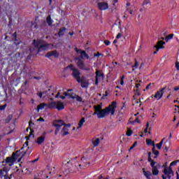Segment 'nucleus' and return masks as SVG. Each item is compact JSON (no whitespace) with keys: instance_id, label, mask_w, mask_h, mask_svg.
<instances>
[{"instance_id":"nucleus-1","label":"nucleus","mask_w":179,"mask_h":179,"mask_svg":"<svg viewBox=\"0 0 179 179\" xmlns=\"http://www.w3.org/2000/svg\"><path fill=\"white\" fill-rule=\"evenodd\" d=\"M28 143H29L27 141L25 142L20 150L13 154L12 157H8L6 159V163L8 166H13L15 162H20L26 153L27 155H30V153H31V149L29 150Z\"/></svg>"},{"instance_id":"nucleus-2","label":"nucleus","mask_w":179,"mask_h":179,"mask_svg":"<svg viewBox=\"0 0 179 179\" xmlns=\"http://www.w3.org/2000/svg\"><path fill=\"white\" fill-rule=\"evenodd\" d=\"M33 45L38 50V52L40 51H45L47 50H51L52 48V45L51 44H45L43 42V41H34Z\"/></svg>"},{"instance_id":"nucleus-3","label":"nucleus","mask_w":179,"mask_h":179,"mask_svg":"<svg viewBox=\"0 0 179 179\" xmlns=\"http://www.w3.org/2000/svg\"><path fill=\"white\" fill-rule=\"evenodd\" d=\"M94 115H96L97 118H104L106 117V110L103 109L101 105L94 106Z\"/></svg>"},{"instance_id":"nucleus-4","label":"nucleus","mask_w":179,"mask_h":179,"mask_svg":"<svg viewBox=\"0 0 179 179\" xmlns=\"http://www.w3.org/2000/svg\"><path fill=\"white\" fill-rule=\"evenodd\" d=\"M47 106L48 108H56L58 111H61V110H64V108H65V104L64 102H61L60 101L51 102Z\"/></svg>"},{"instance_id":"nucleus-5","label":"nucleus","mask_w":179,"mask_h":179,"mask_svg":"<svg viewBox=\"0 0 179 179\" xmlns=\"http://www.w3.org/2000/svg\"><path fill=\"white\" fill-rule=\"evenodd\" d=\"M65 69L66 71H73L72 76L76 79L77 82L80 83V73L79 71H78V69L73 67V65L71 64L68 66Z\"/></svg>"},{"instance_id":"nucleus-6","label":"nucleus","mask_w":179,"mask_h":179,"mask_svg":"<svg viewBox=\"0 0 179 179\" xmlns=\"http://www.w3.org/2000/svg\"><path fill=\"white\" fill-rule=\"evenodd\" d=\"M116 108H117V102L113 101L112 103L108 106V107H106L105 108L106 115L107 116L109 114H110V115H114Z\"/></svg>"},{"instance_id":"nucleus-7","label":"nucleus","mask_w":179,"mask_h":179,"mask_svg":"<svg viewBox=\"0 0 179 179\" xmlns=\"http://www.w3.org/2000/svg\"><path fill=\"white\" fill-rule=\"evenodd\" d=\"M65 125L64 120H58L53 122V127L55 128V134L58 135V132L61 130V127Z\"/></svg>"},{"instance_id":"nucleus-8","label":"nucleus","mask_w":179,"mask_h":179,"mask_svg":"<svg viewBox=\"0 0 179 179\" xmlns=\"http://www.w3.org/2000/svg\"><path fill=\"white\" fill-rule=\"evenodd\" d=\"M164 174L162 175L163 179H170L171 178V176H173V169H171V167L169 166V168H167L166 165L164 166Z\"/></svg>"},{"instance_id":"nucleus-9","label":"nucleus","mask_w":179,"mask_h":179,"mask_svg":"<svg viewBox=\"0 0 179 179\" xmlns=\"http://www.w3.org/2000/svg\"><path fill=\"white\" fill-rule=\"evenodd\" d=\"M71 92H72V90H69L67 92L60 90L59 92H57L55 97L56 99H62V100L65 99L66 96L69 99V94H71Z\"/></svg>"},{"instance_id":"nucleus-10","label":"nucleus","mask_w":179,"mask_h":179,"mask_svg":"<svg viewBox=\"0 0 179 179\" xmlns=\"http://www.w3.org/2000/svg\"><path fill=\"white\" fill-rule=\"evenodd\" d=\"M95 79V85H96V86L97 85H99V82H101V80H103L104 74H103V72H101V71H96Z\"/></svg>"},{"instance_id":"nucleus-11","label":"nucleus","mask_w":179,"mask_h":179,"mask_svg":"<svg viewBox=\"0 0 179 179\" xmlns=\"http://www.w3.org/2000/svg\"><path fill=\"white\" fill-rule=\"evenodd\" d=\"M164 90H166V87H163L162 90L159 91L157 92L155 95H152L151 97L153 99H157V100H160L162 97H163V94H164Z\"/></svg>"},{"instance_id":"nucleus-12","label":"nucleus","mask_w":179,"mask_h":179,"mask_svg":"<svg viewBox=\"0 0 179 179\" xmlns=\"http://www.w3.org/2000/svg\"><path fill=\"white\" fill-rule=\"evenodd\" d=\"M99 10H107L108 9V3L106 2H99L97 3Z\"/></svg>"},{"instance_id":"nucleus-13","label":"nucleus","mask_w":179,"mask_h":179,"mask_svg":"<svg viewBox=\"0 0 179 179\" xmlns=\"http://www.w3.org/2000/svg\"><path fill=\"white\" fill-rule=\"evenodd\" d=\"M46 58H50V57H52L53 58H58L59 57V53L57 52V50H53L48 52L45 55Z\"/></svg>"},{"instance_id":"nucleus-14","label":"nucleus","mask_w":179,"mask_h":179,"mask_svg":"<svg viewBox=\"0 0 179 179\" xmlns=\"http://www.w3.org/2000/svg\"><path fill=\"white\" fill-rule=\"evenodd\" d=\"M68 127H71V124H64V127L61 131L62 136H65L69 134V129H68Z\"/></svg>"},{"instance_id":"nucleus-15","label":"nucleus","mask_w":179,"mask_h":179,"mask_svg":"<svg viewBox=\"0 0 179 179\" xmlns=\"http://www.w3.org/2000/svg\"><path fill=\"white\" fill-rule=\"evenodd\" d=\"M80 82L83 88L87 89V87H89V80L86 78H82Z\"/></svg>"},{"instance_id":"nucleus-16","label":"nucleus","mask_w":179,"mask_h":179,"mask_svg":"<svg viewBox=\"0 0 179 179\" xmlns=\"http://www.w3.org/2000/svg\"><path fill=\"white\" fill-rule=\"evenodd\" d=\"M77 65L80 69H83L84 71H89V68L86 67L85 64H83V62L82 60H78L77 62Z\"/></svg>"},{"instance_id":"nucleus-17","label":"nucleus","mask_w":179,"mask_h":179,"mask_svg":"<svg viewBox=\"0 0 179 179\" xmlns=\"http://www.w3.org/2000/svg\"><path fill=\"white\" fill-rule=\"evenodd\" d=\"M69 99H75L80 103L82 101V98L79 96H76L75 94H73V92H70V94H69Z\"/></svg>"},{"instance_id":"nucleus-18","label":"nucleus","mask_w":179,"mask_h":179,"mask_svg":"<svg viewBox=\"0 0 179 179\" xmlns=\"http://www.w3.org/2000/svg\"><path fill=\"white\" fill-rule=\"evenodd\" d=\"M164 44H166V43H164V41H159L157 42V45L155 46V48H157L158 50H160L161 48H164Z\"/></svg>"},{"instance_id":"nucleus-19","label":"nucleus","mask_w":179,"mask_h":179,"mask_svg":"<svg viewBox=\"0 0 179 179\" xmlns=\"http://www.w3.org/2000/svg\"><path fill=\"white\" fill-rule=\"evenodd\" d=\"M44 141H45V137L44 136H39L36 140V143L38 145H41V143H44Z\"/></svg>"},{"instance_id":"nucleus-20","label":"nucleus","mask_w":179,"mask_h":179,"mask_svg":"<svg viewBox=\"0 0 179 179\" xmlns=\"http://www.w3.org/2000/svg\"><path fill=\"white\" fill-rule=\"evenodd\" d=\"M143 173L147 179H151L150 177H152V173L150 171H146L145 170V169H143Z\"/></svg>"},{"instance_id":"nucleus-21","label":"nucleus","mask_w":179,"mask_h":179,"mask_svg":"<svg viewBox=\"0 0 179 179\" xmlns=\"http://www.w3.org/2000/svg\"><path fill=\"white\" fill-rule=\"evenodd\" d=\"M76 52L80 54L81 58H83V57H85V58H86L87 59H89V56L86 54V52L78 50V49H76Z\"/></svg>"},{"instance_id":"nucleus-22","label":"nucleus","mask_w":179,"mask_h":179,"mask_svg":"<svg viewBox=\"0 0 179 179\" xmlns=\"http://www.w3.org/2000/svg\"><path fill=\"white\" fill-rule=\"evenodd\" d=\"M85 122L86 120H85V117L81 118V120L78 122V127H77V129H79V128H82L83 124H85Z\"/></svg>"},{"instance_id":"nucleus-23","label":"nucleus","mask_w":179,"mask_h":179,"mask_svg":"<svg viewBox=\"0 0 179 179\" xmlns=\"http://www.w3.org/2000/svg\"><path fill=\"white\" fill-rule=\"evenodd\" d=\"M133 103V106H136V107H141V100H138L136 99V98H134Z\"/></svg>"},{"instance_id":"nucleus-24","label":"nucleus","mask_w":179,"mask_h":179,"mask_svg":"<svg viewBox=\"0 0 179 179\" xmlns=\"http://www.w3.org/2000/svg\"><path fill=\"white\" fill-rule=\"evenodd\" d=\"M152 173L153 176H157L159 174V169H157V166L152 168Z\"/></svg>"},{"instance_id":"nucleus-25","label":"nucleus","mask_w":179,"mask_h":179,"mask_svg":"<svg viewBox=\"0 0 179 179\" xmlns=\"http://www.w3.org/2000/svg\"><path fill=\"white\" fill-rule=\"evenodd\" d=\"M45 106H47V104L45 103L39 104L37 107V111L38 112L40 110H43Z\"/></svg>"},{"instance_id":"nucleus-26","label":"nucleus","mask_w":179,"mask_h":179,"mask_svg":"<svg viewBox=\"0 0 179 179\" xmlns=\"http://www.w3.org/2000/svg\"><path fill=\"white\" fill-rule=\"evenodd\" d=\"M46 22H47L48 26H51V24H52V20H51V16H48L47 17Z\"/></svg>"},{"instance_id":"nucleus-27","label":"nucleus","mask_w":179,"mask_h":179,"mask_svg":"<svg viewBox=\"0 0 179 179\" xmlns=\"http://www.w3.org/2000/svg\"><path fill=\"white\" fill-rule=\"evenodd\" d=\"M173 37H174V34H171L168 35L165 38V41H169V40H171L173 38Z\"/></svg>"},{"instance_id":"nucleus-28","label":"nucleus","mask_w":179,"mask_h":179,"mask_svg":"<svg viewBox=\"0 0 179 179\" xmlns=\"http://www.w3.org/2000/svg\"><path fill=\"white\" fill-rule=\"evenodd\" d=\"M136 96H141V92H139V90H134V99H136Z\"/></svg>"},{"instance_id":"nucleus-29","label":"nucleus","mask_w":179,"mask_h":179,"mask_svg":"<svg viewBox=\"0 0 179 179\" xmlns=\"http://www.w3.org/2000/svg\"><path fill=\"white\" fill-rule=\"evenodd\" d=\"M146 142H147V145L155 146V142L153 141H152L150 139H148V140H146Z\"/></svg>"},{"instance_id":"nucleus-30","label":"nucleus","mask_w":179,"mask_h":179,"mask_svg":"<svg viewBox=\"0 0 179 179\" xmlns=\"http://www.w3.org/2000/svg\"><path fill=\"white\" fill-rule=\"evenodd\" d=\"M99 143H100V139H99V138H96V139L93 141V145H94V146H99Z\"/></svg>"},{"instance_id":"nucleus-31","label":"nucleus","mask_w":179,"mask_h":179,"mask_svg":"<svg viewBox=\"0 0 179 179\" xmlns=\"http://www.w3.org/2000/svg\"><path fill=\"white\" fill-rule=\"evenodd\" d=\"M58 34L59 36H64L65 34V28L60 29Z\"/></svg>"},{"instance_id":"nucleus-32","label":"nucleus","mask_w":179,"mask_h":179,"mask_svg":"<svg viewBox=\"0 0 179 179\" xmlns=\"http://www.w3.org/2000/svg\"><path fill=\"white\" fill-rule=\"evenodd\" d=\"M177 163H179V159L172 162L170 164V167H172V166H177Z\"/></svg>"},{"instance_id":"nucleus-33","label":"nucleus","mask_w":179,"mask_h":179,"mask_svg":"<svg viewBox=\"0 0 179 179\" xmlns=\"http://www.w3.org/2000/svg\"><path fill=\"white\" fill-rule=\"evenodd\" d=\"M132 134H133L132 129H129L127 131V136H131V135H132Z\"/></svg>"},{"instance_id":"nucleus-34","label":"nucleus","mask_w":179,"mask_h":179,"mask_svg":"<svg viewBox=\"0 0 179 179\" xmlns=\"http://www.w3.org/2000/svg\"><path fill=\"white\" fill-rule=\"evenodd\" d=\"M162 146H163V141H160L159 143H157L156 145V147L158 148V149H162Z\"/></svg>"},{"instance_id":"nucleus-35","label":"nucleus","mask_w":179,"mask_h":179,"mask_svg":"<svg viewBox=\"0 0 179 179\" xmlns=\"http://www.w3.org/2000/svg\"><path fill=\"white\" fill-rule=\"evenodd\" d=\"M155 164H156V162H155V161H152L150 162V166H151L152 169H153L154 167H156Z\"/></svg>"},{"instance_id":"nucleus-36","label":"nucleus","mask_w":179,"mask_h":179,"mask_svg":"<svg viewBox=\"0 0 179 179\" xmlns=\"http://www.w3.org/2000/svg\"><path fill=\"white\" fill-rule=\"evenodd\" d=\"M132 125H135V122H140L139 119L136 118L134 121L130 122Z\"/></svg>"},{"instance_id":"nucleus-37","label":"nucleus","mask_w":179,"mask_h":179,"mask_svg":"<svg viewBox=\"0 0 179 179\" xmlns=\"http://www.w3.org/2000/svg\"><path fill=\"white\" fill-rule=\"evenodd\" d=\"M43 94H44V92H39L38 94V96L41 98V99H43Z\"/></svg>"},{"instance_id":"nucleus-38","label":"nucleus","mask_w":179,"mask_h":179,"mask_svg":"<svg viewBox=\"0 0 179 179\" xmlns=\"http://www.w3.org/2000/svg\"><path fill=\"white\" fill-rule=\"evenodd\" d=\"M152 85L153 86V84L148 85L147 87H145V90H149V89H150V87H152Z\"/></svg>"},{"instance_id":"nucleus-39","label":"nucleus","mask_w":179,"mask_h":179,"mask_svg":"<svg viewBox=\"0 0 179 179\" xmlns=\"http://www.w3.org/2000/svg\"><path fill=\"white\" fill-rule=\"evenodd\" d=\"M136 145H138L137 142H135L133 145L130 148V150H132V149H134V148H135V146H136Z\"/></svg>"},{"instance_id":"nucleus-40","label":"nucleus","mask_w":179,"mask_h":179,"mask_svg":"<svg viewBox=\"0 0 179 179\" xmlns=\"http://www.w3.org/2000/svg\"><path fill=\"white\" fill-rule=\"evenodd\" d=\"M176 66L177 71H179V62H176V66Z\"/></svg>"},{"instance_id":"nucleus-41","label":"nucleus","mask_w":179,"mask_h":179,"mask_svg":"<svg viewBox=\"0 0 179 179\" xmlns=\"http://www.w3.org/2000/svg\"><path fill=\"white\" fill-rule=\"evenodd\" d=\"M149 128L145 127V129H144V134H149Z\"/></svg>"},{"instance_id":"nucleus-42","label":"nucleus","mask_w":179,"mask_h":179,"mask_svg":"<svg viewBox=\"0 0 179 179\" xmlns=\"http://www.w3.org/2000/svg\"><path fill=\"white\" fill-rule=\"evenodd\" d=\"M139 86H141V83L136 84V90H139Z\"/></svg>"},{"instance_id":"nucleus-43","label":"nucleus","mask_w":179,"mask_h":179,"mask_svg":"<svg viewBox=\"0 0 179 179\" xmlns=\"http://www.w3.org/2000/svg\"><path fill=\"white\" fill-rule=\"evenodd\" d=\"M152 153L155 155V156H159V152L157 150H154Z\"/></svg>"},{"instance_id":"nucleus-44","label":"nucleus","mask_w":179,"mask_h":179,"mask_svg":"<svg viewBox=\"0 0 179 179\" xmlns=\"http://www.w3.org/2000/svg\"><path fill=\"white\" fill-rule=\"evenodd\" d=\"M121 37H122V34H117V36H116V38H121Z\"/></svg>"},{"instance_id":"nucleus-45","label":"nucleus","mask_w":179,"mask_h":179,"mask_svg":"<svg viewBox=\"0 0 179 179\" xmlns=\"http://www.w3.org/2000/svg\"><path fill=\"white\" fill-rule=\"evenodd\" d=\"M5 108H6V105L0 106V110H4Z\"/></svg>"},{"instance_id":"nucleus-46","label":"nucleus","mask_w":179,"mask_h":179,"mask_svg":"<svg viewBox=\"0 0 179 179\" xmlns=\"http://www.w3.org/2000/svg\"><path fill=\"white\" fill-rule=\"evenodd\" d=\"M42 93H44V94H43V98H45L46 96H48V94L47 93V92H46V91L43 92Z\"/></svg>"},{"instance_id":"nucleus-47","label":"nucleus","mask_w":179,"mask_h":179,"mask_svg":"<svg viewBox=\"0 0 179 179\" xmlns=\"http://www.w3.org/2000/svg\"><path fill=\"white\" fill-rule=\"evenodd\" d=\"M104 44H106V45H108L109 44H110V42L109 41H105Z\"/></svg>"},{"instance_id":"nucleus-48","label":"nucleus","mask_w":179,"mask_h":179,"mask_svg":"<svg viewBox=\"0 0 179 179\" xmlns=\"http://www.w3.org/2000/svg\"><path fill=\"white\" fill-rule=\"evenodd\" d=\"M37 121L44 122V119L43 117H40L39 119L37 120Z\"/></svg>"},{"instance_id":"nucleus-49","label":"nucleus","mask_w":179,"mask_h":179,"mask_svg":"<svg viewBox=\"0 0 179 179\" xmlns=\"http://www.w3.org/2000/svg\"><path fill=\"white\" fill-rule=\"evenodd\" d=\"M173 90H175L176 92H178V90H179V86L174 87V88H173Z\"/></svg>"},{"instance_id":"nucleus-50","label":"nucleus","mask_w":179,"mask_h":179,"mask_svg":"<svg viewBox=\"0 0 179 179\" xmlns=\"http://www.w3.org/2000/svg\"><path fill=\"white\" fill-rule=\"evenodd\" d=\"M54 169H55V167H52V166H48V170H51V171H52V170H54Z\"/></svg>"},{"instance_id":"nucleus-51","label":"nucleus","mask_w":179,"mask_h":179,"mask_svg":"<svg viewBox=\"0 0 179 179\" xmlns=\"http://www.w3.org/2000/svg\"><path fill=\"white\" fill-rule=\"evenodd\" d=\"M3 173H5V171H0V177H2V176H3Z\"/></svg>"},{"instance_id":"nucleus-52","label":"nucleus","mask_w":179,"mask_h":179,"mask_svg":"<svg viewBox=\"0 0 179 179\" xmlns=\"http://www.w3.org/2000/svg\"><path fill=\"white\" fill-rule=\"evenodd\" d=\"M148 162L150 163H152V162H153V159H152V158L150 157H148Z\"/></svg>"},{"instance_id":"nucleus-53","label":"nucleus","mask_w":179,"mask_h":179,"mask_svg":"<svg viewBox=\"0 0 179 179\" xmlns=\"http://www.w3.org/2000/svg\"><path fill=\"white\" fill-rule=\"evenodd\" d=\"M120 85L124 86V80H120Z\"/></svg>"},{"instance_id":"nucleus-54","label":"nucleus","mask_w":179,"mask_h":179,"mask_svg":"<svg viewBox=\"0 0 179 179\" xmlns=\"http://www.w3.org/2000/svg\"><path fill=\"white\" fill-rule=\"evenodd\" d=\"M152 131V127H148V134L150 135V131Z\"/></svg>"},{"instance_id":"nucleus-55","label":"nucleus","mask_w":179,"mask_h":179,"mask_svg":"<svg viewBox=\"0 0 179 179\" xmlns=\"http://www.w3.org/2000/svg\"><path fill=\"white\" fill-rule=\"evenodd\" d=\"M145 128H149V122H148L145 124Z\"/></svg>"},{"instance_id":"nucleus-56","label":"nucleus","mask_w":179,"mask_h":179,"mask_svg":"<svg viewBox=\"0 0 179 179\" xmlns=\"http://www.w3.org/2000/svg\"><path fill=\"white\" fill-rule=\"evenodd\" d=\"M4 179H10V178L6 176V175H4Z\"/></svg>"},{"instance_id":"nucleus-57","label":"nucleus","mask_w":179,"mask_h":179,"mask_svg":"<svg viewBox=\"0 0 179 179\" xmlns=\"http://www.w3.org/2000/svg\"><path fill=\"white\" fill-rule=\"evenodd\" d=\"M134 66L136 68H138V62H136L135 65Z\"/></svg>"},{"instance_id":"nucleus-58","label":"nucleus","mask_w":179,"mask_h":179,"mask_svg":"<svg viewBox=\"0 0 179 179\" xmlns=\"http://www.w3.org/2000/svg\"><path fill=\"white\" fill-rule=\"evenodd\" d=\"M176 175H177L176 179H179V174H178V172H176Z\"/></svg>"},{"instance_id":"nucleus-59","label":"nucleus","mask_w":179,"mask_h":179,"mask_svg":"<svg viewBox=\"0 0 179 179\" xmlns=\"http://www.w3.org/2000/svg\"><path fill=\"white\" fill-rule=\"evenodd\" d=\"M156 51L154 52V54H157V52H159V49L156 48Z\"/></svg>"},{"instance_id":"nucleus-60","label":"nucleus","mask_w":179,"mask_h":179,"mask_svg":"<svg viewBox=\"0 0 179 179\" xmlns=\"http://www.w3.org/2000/svg\"><path fill=\"white\" fill-rule=\"evenodd\" d=\"M124 78H125V76H122L121 77L120 80H124Z\"/></svg>"},{"instance_id":"nucleus-61","label":"nucleus","mask_w":179,"mask_h":179,"mask_svg":"<svg viewBox=\"0 0 179 179\" xmlns=\"http://www.w3.org/2000/svg\"><path fill=\"white\" fill-rule=\"evenodd\" d=\"M94 57H100V53H97L96 55H94Z\"/></svg>"},{"instance_id":"nucleus-62","label":"nucleus","mask_w":179,"mask_h":179,"mask_svg":"<svg viewBox=\"0 0 179 179\" xmlns=\"http://www.w3.org/2000/svg\"><path fill=\"white\" fill-rule=\"evenodd\" d=\"M133 12H134V11H132V10H130L129 11V13H130V15H132Z\"/></svg>"},{"instance_id":"nucleus-63","label":"nucleus","mask_w":179,"mask_h":179,"mask_svg":"<svg viewBox=\"0 0 179 179\" xmlns=\"http://www.w3.org/2000/svg\"><path fill=\"white\" fill-rule=\"evenodd\" d=\"M117 62H113V66H115V65H117Z\"/></svg>"},{"instance_id":"nucleus-64","label":"nucleus","mask_w":179,"mask_h":179,"mask_svg":"<svg viewBox=\"0 0 179 179\" xmlns=\"http://www.w3.org/2000/svg\"><path fill=\"white\" fill-rule=\"evenodd\" d=\"M152 152H148V157H150Z\"/></svg>"}]
</instances>
